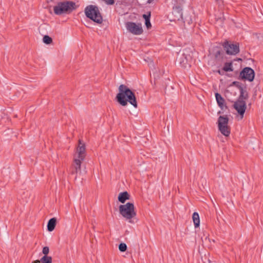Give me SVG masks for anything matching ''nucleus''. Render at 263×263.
Listing matches in <instances>:
<instances>
[{
    "label": "nucleus",
    "mask_w": 263,
    "mask_h": 263,
    "mask_svg": "<svg viewBox=\"0 0 263 263\" xmlns=\"http://www.w3.org/2000/svg\"><path fill=\"white\" fill-rule=\"evenodd\" d=\"M125 26L127 31L134 35H140L143 31L142 24L140 23L127 22L125 23Z\"/></svg>",
    "instance_id": "423d86ee"
},
{
    "label": "nucleus",
    "mask_w": 263,
    "mask_h": 263,
    "mask_svg": "<svg viewBox=\"0 0 263 263\" xmlns=\"http://www.w3.org/2000/svg\"><path fill=\"white\" fill-rule=\"evenodd\" d=\"M173 2L179 4L183 5L185 0H173Z\"/></svg>",
    "instance_id": "b1692460"
},
{
    "label": "nucleus",
    "mask_w": 263,
    "mask_h": 263,
    "mask_svg": "<svg viewBox=\"0 0 263 263\" xmlns=\"http://www.w3.org/2000/svg\"><path fill=\"white\" fill-rule=\"evenodd\" d=\"M83 161L78 159H73V164L71 168V173L72 174L76 175V179L79 174H81V163Z\"/></svg>",
    "instance_id": "f8f14e48"
},
{
    "label": "nucleus",
    "mask_w": 263,
    "mask_h": 263,
    "mask_svg": "<svg viewBox=\"0 0 263 263\" xmlns=\"http://www.w3.org/2000/svg\"><path fill=\"white\" fill-rule=\"evenodd\" d=\"M151 17V13L149 12L148 14H144L143 15V17L145 19V20L150 19Z\"/></svg>",
    "instance_id": "393cba45"
},
{
    "label": "nucleus",
    "mask_w": 263,
    "mask_h": 263,
    "mask_svg": "<svg viewBox=\"0 0 263 263\" xmlns=\"http://www.w3.org/2000/svg\"><path fill=\"white\" fill-rule=\"evenodd\" d=\"M55 224L56 219L55 218H52L50 219L49 220L47 224L48 230L50 232L52 231L55 228Z\"/></svg>",
    "instance_id": "dca6fc26"
},
{
    "label": "nucleus",
    "mask_w": 263,
    "mask_h": 263,
    "mask_svg": "<svg viewBox=\"0 0 263 263\" xmlns=\"http://www.w3.org/2000/svg\"><path fill=\"white\" fill-rule=\"evenodd\" d=\"M240 77L242 79L251 82L254 78V71L250 67H246L240 72Z\"/></svg>",
    "instance_id": "9b49d317"
},
{
    "label": "nucleus",
    "mask_w": 263,
    "mask_h": 263,
    "mask_svg": "<svg viewBox=\"0 0 263 263\" xmlns=\"http://www.w3.org/2000/svg\"><path fill=\"white\" fill-rule=\"evenodd\" d=\"M183 21L184 23H186L188 24H191L193 23V20L191 16H186L184 18H183V20H181Z\"/></svg>",
    "instance_id": "aec40b11"
},
{
    "label": "nucleus",
    "mask_w": 263,
    "mask_h": 263,
    "mask_svg": "<svg viewBox=\"0 0 263 263\" xmlns=\"http://www.w3.org/2000/svg\"><path fill=\"white\" fill-rule=\"evenodd\" d=\"M43 42L46 44H49L52 41L51 37H50L48 35H45L43 37Z\"/></svg>",
    "instance_id": "6ab92c4d"
},
{
    "label": "nucleus",
    "mask_w": 263,
    "mask_h": 263,
    "mask_svg": "<svg viewBox=\"0 0 263 263\" xmlns=\"http://www.w3.org/2000/svg\"><path fill=\"white\" fill-rule=\"evenodd\" d=\"M85 14L87 17L98 24H101L103 21L101 13L96 6L91 5L87 6L85 9Z\"/></svg>",
    "instance_id": "7ed1b4c3"
},
{
    "label": "nucleus",
    "mask_w": 263,
    "mask_h": 263,
    "mask_svg": "<svg viewBox=\"0 0 263 263\" xmlns=\"http://www.w3.org/2000/svg\"><path fill=\"white\" fill-rule=\"evenodd\" d=\"M41 263H52V257L49 256H44L40 260Z\"/></svg>",
    "instance_id": "f3484780"
},
{
    "label": "nucleus",
    "mask_w": 263,
    "mask_h": 263,
    "mask_svg": "<svg viewBox=\"0 0 263 263\" xmlns=\"http://www.w3.org/2000/svg\"><path fill=\"white\" fill-rule=\"evenodd\" d=\"M120 214L130 223L133 222L132 219L136 215L135 206L133 203L128 202L120 205L119 208Z\"/></svg>",
    "instance_id": "f03ea898"
},
{
    "label": "nucleus",
    "mask_w": 263,
    "mask_h": 263,
    "mask_svg": "<svg viewBox=\"0 0 263 263\" xmlns=\"http://www.w3.org/2000/svg\"><path fill=\"white\" fill-rule=\"evenodd\" d=\"M220 53L221 52L219 50L217 51L216 55H215V57L216 58H218V56L220 55Z\"/></svg>",
    "instance_id": "bb28decb"
},
{
    "label": "nucleus",
    "mask_w": 263,
    "mask_h": 263,
    "mask_svg": "<svg viewBox=\"0 0 263 263\" xmlns=\"http://www.w3.org/2000/svg\"><path fill=\"white\" fill-rule=\"evenodd\" d=\"M225 71H233L232 65L231 63H226L223 68Z\"/></svg>",
    "instance_id": "a211bd4d"
},
{
    "label": "nucleus",
    "mask_w": 263,
    "mask_h": 263,
    "mask_svg": "<svg viewBox=\"0 0 263 263\" xmlns=\"http://www.w3.org/2000/svg\"><path fill=\"white\" fill-rule=\"evenodd\" d=\"M228 123L229 118L227 116H220L217 122L218 130L226 137H229L231 133V128Z\"/></svg>",
    "instance_id": "39448f33"
},
{
    "label": "nucleus",
    "mask_w": 263,
    "mask_h": 263,
    "mask_svg": "<svg viewBox=\"0 0 263 263\" xmlns=\"http://www.w3.org/2000/svg\"><path fill=\"white\" fill-rule=\"evenodd\" d=\"M75 3L72 2L66 1L59 3L53 8L54 12L57 15L67 13L74 9Z\"/></svg>",
    "instance_id": "20e7f679"
},
{
    "label": "nucleus",
    "mask_w": 263,
    "mask_h": 263,
    "mask_svg": "<svg viewBox=\"0 0 263 263\" xmlns=\"http://www.w3.org/2000/svg\"><path fill=\"white\" fill-rule=\"evenodd\" d=\"M49 249L48 247H44L43 248L42 252L44 254V256H48L47 254L49 253Z\"/></svg>",
    "instance_id": "5701e85b"
},
{
    "label": "nucleus",
    "mask_w": 263,
    "mask_h": 263,
    "mask_svg": "<svg viewBox=\"0 0 263 263\" xmlns=\"http://www.w3.org/2000/svg\"><path fill=\"white\" fill-rule=\"evenodd\" d=\"M234 107L238 113V120H242L247 108L246 103L245 101L238 100L234 104Z\"/></svg>",
    "instance_id": "6e6552de"
},
{
    "label": "nucleus",
    "mask_w": 263,
    "mask_h": 263,
    "mask_svg": "<svg viewBox=\"0 0 263 263\" xmlns=\"http://www.w3.org/2000/svg\"><path fill=\"white\" fill-rule=\"evenodd\" d=\"M119 93L117 95L118 102L122 106H126L128 102L135 108L137 103L134 93L126 85L122 84L119 87Z\"/></svg>",
    "instance_id": "f257e3e1"
},
{
    "label": "nucleus",
    "mask_w": 263,
    "mask_h": 263,
    "mask_svg": "<svg viewBox=\"0 0 263 263\" xmlns=\"http://www.w3.org/2000/svg\"><path fill=\"white\" fill-rule=\"evenodd\" d=\"M86 156V147L85 143L81 140H79V144L77 147L73 155V159H78L83 161Z\"/></svg>",
    "instance_id": "0eeeda50"
},
{
    "label": "nucleus",
    "mask_w": 263,
    "mask_h": 263,
    "mask_svg": "<svg viewBox=\"0 0 263 263\" xmlns=\"http://www.w3.org/2000/svg\"><path fill=\"white\" fill-rule=\"evenodd\" d=\"M119 249L120 251L124 252L127 249V246L124 243H121L119 245Z\"/></svg>",
    "instance_id": "4be33fe9"
},
{
    "label": "nucleus",
    "mask_w": 263,
    "mask_h": 263,
    "mask_svg": "<svg viewBox=\"0 0 263 263\" xmlns=\"http://www.w3.org/2000/svg\"><path fill=\"white\" fill-rule=\"evenodd\" d=\"M223 46L228 54L236 55L239 52V46L236 44L226 42L224 43Z\"/></svg>",
    "instance_id": "9d476101"
},
{
    "label": "nucleus",
    "mask_w": 263,
    "mask_h": 263,
    "mask_svg": "<svg viewBox=\"0 0 263 263\" xmlns=\"http://www.w3.org/2000/svg\"><path fill=\"white\" fill-rule=\"evenodd\" d=\"M154 0H137L138 3L140 5H145L147 4H151Z\"/></svg>",
    "instance_id": "412c9836"
},
{
    "label": "nucleus",
    "mask_w": 263,
    "mask_h": 263,
    "mask_svg": "<svg viewBox=\"0 0 263 263\" xmlns=\"http://www.w3.org/2000/svg\"><path fill=\"white\" fill-rule=\"evenodd\" d=\"M41 261H40V260H36L34 261H33L32 263H40Z\"/></svg>",
    "instance_id": "cd10ccee"
},
{
    "label": "nucleus",
    "mask_w": 263,
    "mask_h": 263,
    "mask_svg": "<svg viewBox=\"0 0 263 263\" xmlns=\"http://www.w3.org/2000/svg\"><path fill=\"white\" fill-rule=\"evenodd\" d=\"M118 200L122 203H124L126 200L129 199V195L127 192H123L119 193Z\"/></svg>",
    "instance_id": "ddd939ff"
},
{
    "label": "nucleus",
    "mask_w": 263,
    "mask_h": 263,
    "mask_svg": "<svg viewBox=\"0 0 263 263\" xmlns=\"http://www.w3.org/2000/svg\"><path fill=\"white\" fill-rule=\"evenodd\" d=\"M172 4L173 5V7L172 13L173 15V18L171 21H175L183 20V18L182 12V7L183 5L179 4L173 2H172Z\"/></svg>",
    "instance_id": "1a4fd4ad"
},
{
    "label": "nucleus",
    "mask_w": 263,
    "mask_h": 263,
    "mask_svg": "<svg viewBox=\"0 0 263 263\" xmlns=\"http://www.w3.org/2000/svg\"><path fill=\"white\" fill-rule=\"evenodd\" d=\"M145 25L148 29L151 27L150 19L145 20Z\"/></svg>",
    "instance_id": "a878e982"
},
{
    "label": "nucleus",
    "mask_w": 263,
    "mask_h": 263,
    "mask_svg": "<svg viewBox=\"0 0 263 263\" xmlns=\"http://www.w3.org/2000/svg\"><path fill=\"white\" fill-rule=\"evenodd\" d=\"M193 221L195 228H198L200 226V218L197 212H194L192 215Z\"/></svg>",
    "instance_id": "2eb2a0df"
},
{
    "label": "nucleus",
    "mask_w": 263,
    "mask_h": 263,
    "mask_svg": "<svg viewBox=\"0 0 263 263\" xmlns=\"http://www.w3.org/2000/svg\"><path fill=\"white\" fill-rule=\"evenodd\" d=\"M215 98L217 101V103L218 106L221 108L223 109L224 106V100L222 97V96L218 93H215Z\"/></svg>",
    "instance_id": "4468645a"
}]
</instances>
